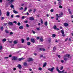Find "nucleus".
Masks as SVG:
<instances>
[{
	"instance_id": "nucleus-56",
	"label": "nucleus",
	"mask_w": 73,
	"mask_h": 73,
	"mask_svg": "<svg viewBox=\"0 0 73 73\" xmlns=\"http://www.w3.org/2000/svg\"><path fill=\"white\" fill-rule=\"evenodd\" d=\"M32 31L34 34H35V33H36V32L35 31Z\"/></svg>"
},
{
	"instance_id": "nucleus-5",
	"label": "nucleus",
	"mask_w": 73,
	"mask_h": 73,
	"mask_svg": "<svg viewBox=\"0 0 73 73\" xmlns=\"http://www.w3.org/2000/svg\"><path fill=\"white\" fill-rule=\"evenodd\" d=\"M33 61V59L32 58H29L28 60V61L29 62V61Z\"/></svg>"
},
{
	"instance_id": "nucleus-46",
	"label": "nucleus",
	"mask_w": 73,
	"mask_h": 73,
	"mask_svg": "<svg viewBox=\"0 0 73 73\" xmlns=\"http://www.w3.org/2000/svg\"><path fill=\"white\" fill-rule=\"evenodd\" d=\"M18 25H19V26H20V22H19L18 23H17Z\"/></svg>"
},
{
	"instance_id": "nucleus-44",
	"label": "nucleus",
	"mask_w": 73,
	"mask_h": 73,
	"mask_svg": "<svg viewBox=\"0 0 73 73\" xmlns=\"http://www.w3.org/2000/svg\"><path fill=\"white\" fill-rule=\"evenodd\" d=\"M59 7L60 8H62V6L61 5H60L59 6Z\"/></svg>"
},
{
	"instance_id": "nucleus-2",
	"label": "nucleus",
	"mask_w": 73,
	"mask_h": 73,
	"mask_svg": "<svg viewBox=\"0 0 73 73\" xmlns=\"http://www.w3.org/2000/svg\"><path fill=\"white\" fill-rule=\"evenodd\" d=\"M56 70L58 71L59 73H67V72H65L64 73V72L65 71V70H63L62 71H60L58 69V67H56Z\"/></svg>"
},
{
	"instance_id": "nucleus-18",
	"label": "nucleus",
	"mask_w": 73,
	"mask_h": 73,
	"mask_svg": "<svg viewBox=\"0 0 73 73\" xmlns=\"http://www.w3.org/2000/svg\"><path fill=\"white\" fill-rule=\"evenodd\" d=\"M31 41L32 42H35V40H34V39H31Z\"/></svg>"
},
{
	"instance_id": "nucleus-25",
	"label": "nucleus",
	"mask_w": 73,
	"mask_h": 73,
	"mask_svg": "<svg viewBox=\"0 0 73 73\" xmlns=\"http://www.w3.org/2000/svg\"><path fill=\"white\" fill-rule=\"evenodd\" d=\"M68 11L69 12V14H72V12L70 11L69 9H68Z\"/></svg>"
},
{
	"instance_id": "nucleus-13",
	"label": "nucleus",
	"mask_w": 73,
	"mask_h": 73,
	"mask_svg": "<svg viewBox=\"0 0 73 73\" xmlns=\"http://www.w3.org/2000/svg\"><path fill=\"white\" fill-rule=\"evenodd\" d=\"M17 67L18 68H19V69H21V65L20 64H19L18 65Z\"/></svg>"
},
{
	"instance_id": "nucleus-26",
	"label": "nucleus",
	"mask_w": 73,
	"mask_h": 73,
	"mask_svg": "<svg viewBox=\"0 0 73 73\" xmlns=\"http://www.w3.org/2000/svg\"><path fill=\"white\" fill-rule=\"evenodd\" d=\"M38 69L39 70H40V71H41V70H42V68L41 67H39L38 68Z\"/></svg>"
},
{
	"instance_id": "nucleus-35",
	"label": "nucleus",
	"mask_w": 73,
	"mask_h": 73,
	"mask_svg": "<svg viewBox=\"0 0 73 73\" xmlns=\"http://www.w3.org/2000/svg\"><path fill=\"white\" fill-rule=\"evenodd\" d=\"M32 11V9H29V13L31 12Z\"/></svg>"
},
{
	"instance_id": "nucleus-40",
	"label": "nucleus",
	"mask_w": 73,
	"mask_h": 73,
	"mask_svg": "<svg viewBox=\"0 0 73 73\" xmlns=\"http://www.w3.org/2000/svg\"><path fill=\"white\" fill-rule=\"evenodd\" d=\"M13 42L14 44H17V41H16V40H15Z\"/></svg>"
},
{
	"instance_id": "nucleus-12",
	"label": "nucleus",
	"mask_w": 73,
	"mask_h": 73,
	"mask_svg": "<svg viewBox=\"0 0 73 73\" xmlns=\"http://www.w3.org/2000/svg\"><path fill=\"white\" fill-rule=\"evenodd\" d=\"M40 50H41L42 51H45V49L44 48H40L39 49Z\"/></svg>"
},
{
	"instance_id": "nucleus-36",
	"label": "nucleus",
	"mask_w": 73,
	"mask_h": 73,
	"mask_svg": "<svg viewBox=\"0 0 73 73\" xmlns=\"http://www.w3.org/2000/svg\"><path fill=\"white\" fill-rule=\"evenodd\" d=\"M5 32H6V33H9V31H8L7 30H5Z\"/></svg>"
},
{
	"instance_id": "nucleus-4",
	"label": "nucleus",
	"mask_w": 73,
	"mask_h": 73,
	"mask_svg": "<svg viewBox=\"0 0 73 73\" xmlns=\"http://www.w3.org/2000/svg\"><path fill=\"white\" fill-rule=\"evenodd\" d=\"M7 1H10V2L9 3V4L10 5V4H12L13 2H14L15 0H6Z\"/></svg>"
},
{
	"instance_id": "nucleus-48",
	"label": "nucleus",
	"mask_w": 73,
	"mask_h": 73,
	"mask_svg": "<svg viewBox=\"0 0 73 73\" xmlns=\"http://www.w3.org/2000/svg\"><path fill=\"white\" fill-rule=\"evenodd\" d=\"M10 34L11 35H13V33L12 32H11L10 33Z\"/></svg>"
},
{
	"instance_id": "nucleus-9",
	"label": "nucleus",
	"mask_w": 73,
	"mask_h": 73,
	"mask_svg": "<svg viewBox=\"0 0 73 73\" xmlns=\"http://www.w3.org/2000/svg\"><path fill=\"white\" fill-rule=\"evenodd\" d=\"M10 13V12H9V11L7 12V13H6V16H7L8 17V16H9Z\"/></svg>"
},
{
	"instance_id": "nucleus-19",
	"label": "nucleus",
	"mask_w": 73,
	"mask_h": 73,
	"mask_svg": "<svg viewBox=\"0 0 73 73\" xmlns=\"http://www.w3.org/2000/svg\"><path fill=\"white\" fill-rule=\"evenodd\" d=\"M64 68L63 66H62L60 68V70H62L63 69V68Z\"/></svg>"
},
{
	"instance_id": "nucleus-10",
	"label": "nucleus",
	"mask_w": 73,
	"mask_h": 73,
	"mask_svg": "<svg viewBox=\"0 0 73 73\" xmlns=\"http://www.w3.org/2000/svg\"><path fill=\"white\" fill-rule=\"evenodd\" d=\"M29 20H34V18L33 17H31L29 18Z\"/></svg>"
},
{
	"instance_id": "nucleus-24",
	"label": "nucleus",
	"mask_w": 73,
	"mask_h": 73,
	"mask_svg": "<svg viewBox=\"0 0 73 73\" xmlns=\"http://www.w3.org/2000/svg\"><path fill=\"white\" fill-rule=\"evenodd\" d=\"M6 40H7L6 38H4L2 40V41L3 42H5V41H6Z\"/></svg>"
},
{
	"instance_id": "nucleus-55",
	"label": "nucleus",
	"mask_w": 73,
	"mask_h": 73,
	"mask_svg": "<svg viewBox=\"0 0 73 73\" xmlns=\"http://www.w3.org/2000/svg\"><path fill=\"white\" fill-rule=\"evenodd\" d=\"M36 29L37 30H38V31H39V30H40V28H36Z\"/></svg>"
},
{
	"instance_id": "nucleus-60",
	"label": "nucleus",
	"mask_w": 73,
	"mask_h": 73,
	"mask_svg": "<svg viewBox=\"0 0 73 73\" xmlns=\"http://www.w3.org/2000/svg\"><path fill=\"white\" fill-rule=\"evenodd\" d=\"M41 24H43V21H42V20H41Z\"/></svg>"
},
{
	"instance_id": "nucleus-23",
	"label": "nucleus",
	"mask_w": 73,
	"mask_h": 73,
	"mask_svg": "<svg viewBox=\"0 0 73 73\" xmlns=\"http://www.w3.org/2000/svg\"><path fill=\"white\" fill-rule=\"evenodd\" d=\"M61 32L62 34H64V31L63 30H61Z\"/></svg>"
},
{
	"instance_id": "nucleus-43",
	"label": "nucleus",
	"mask_w": 73,
	"mask_h": 73,
	"mask_svg": "<svg viewBox=\"0 0 73 73\" xmlns=\"http://www.w3.org/2000/svg\"><path fill=\"white\" fill-rule=\"evenodd\" d=\"M20 17V16L19 15L16 16V17Z\"/></svg>"
},
{
	"instance_id": "nucleus-6",
	"label": "nucleus",
	"mask_w": 73,
	"mask_h": 73,
	"mask_svg": "<svg viewBox=\"0 0 73 73\" xmlns=\"http://www.w3.org/2000/svg\"><path fill=\"white\" fill-rule=\"evenodd\" d=\"M58 1H59L58 3L59 5H61L62 4V1L61 0H57Z\"/></svg>"
},
{
	"instance_id": "nucleus-47",
	"label": "nucleus",
	"mask_w": 73,
	"mask_h": 73,
	"mask_svg": "<svg viewBox=\"0 0 73 73\" xmlns=\"http://www.w3.org/2000/svg\"><path fill=\"white\" fill-rule=\"evenodd\" d=\"M25 18V17L23 16L22 17L21 19H24Z\"/></svg>"
},
{
	"instance_id": "nucleus-42",
	"label": "nucleus",
	"mask_w": 73,
	"mask_h": 73,
	"mask_svg": "<svg viewBox=\"0 0 73 73\" xmlns=\"http://www.w3.org/2000/svg\"><path fill=\"white\" fill-rule=\"evenodd\" d=\"M23 9V7H21L20 8H19V9H20V10H22Z\"/></svg>"
},
{
	"instance_id": "nucleus-14",
	"label": "nucleus",
	"mask_w": 73,
	"mask_h": 73,
	"mask_svg": "<svg viewBox=\"0 0 73 73\" xmlns=\"http://www.w3.org/2000/svg\"><path fill=\"white\" fill-rule=\"evenodd\" d=\"M44 25L45 26H47V25H48V22L47 21H46L45 23H44Z\"/></svg>"
},
{
	"instance_id": "nucleus-17",
	"label": "nucleus",
	"mask_w": 73,
	"mask_h": 73,
	"mask_svg": "<svg viewBox=\"0 0 73 73\" xmlns=\"http://www.w3.org/2000/svg\"><path fill=\"white\" fill-rule=\"evenodd\" d=\"M13 12L14 13H18V12H17V11H15V9H14Z\"/></svg>"
},
{
	"instance_id": "nucleus-54",
	"label": "nucleus",
	"mask_w": 73,
	"mask_h": 73,
	"mask_svg": "<svg viewBox=\"0 0 73 73\" xmlns=\"http://www.w3.org/2000/svg\"><path fill=\"white\" fill-rule=\"evenodd\" d=\"M13 70L14 71L16 70V68H13Z\"/></svg>"
},
{
	"instance_id": "nucleus-3",
	"label": "nucleus",
	"mask_w": 73,
	"mask_h": 73,
	"mask_svg": "<svg viewBox=\"0 0 73 73\" xmlns=\"http://www.w3.org/2000/svg\"><path fill=\"white\" fill-rule=\"evenodd\" d=\"M54 67H52L51 68H48V70H49L50 72H53V70H54Z\"/></svg>"
},
{
	"instance_id": "nucleus-11",
	"label": "nucleus",
	"mask_w": 73,
	"mask_h": 73,
	"mask_svg": "<svg viewBox=\"0 0 73 73\" xmlns=\"http://www.w3.org/2000/svg\"><path fill=\"white\" fill-rule=\"evenodd\" d=\"M46 66V63L45 62L43 64V68H45V67Z\"/></svg>"
},
{
	"instance_id": "nucleus-33",
	"label": "nucleus",
	"mask_w": 73,
	"mask_h": 73,
	"mask_svg": "<svg viewBox=\"0 0 73 73\" xmlns=\"http://www.w3.org/2000/svg\"><path fill=\"white\" fill-rule=\"evenodd\" d=\"M31 44V42H27L28 45H30Z\"/></svg>"
},
{
	"instance_id": "nucleus-20",
	"label": "nucleus",
	"mask_w": 73,
	"mask_h": 73,
	"mask_svg": "<svg viewBox=\"0 0 73 73\" xmlns=\"http://www.w3.org/2000/svg\"><path fill=\"white\" fill-rule=\"evenodd\" d=\"M8 24L10 25H13V23L12 22H9L8 23Z\"/></svg>"
},
{
	"instance_id": "nucleus-61",
	"label": "nucleus",
	"mask_w": 73,
	"mask_h": 73,
	"mask_svg": "<svg viewBox=\"0 0 73 73\" xmlns=\"http://www.w3.org/2000/svg\"><path fill=\"white\" fill-rule=\"evenodd\" d=\"M68 38H66V39H65V41H67V40H68Z\"/></svg>"
},
{
	"instance_id": "nucleus-8",
	"label": "nucleus",
	"mask_w": 73,
	"mask_h": 73,
	"mask_svg": "<svg viewBox=\"0 0 73 73\" xmlns=\"http://www.w3.org/2000/svg\"><path fill=\"white\" fill-rule=\"evenodd\" d=\"M62 15H63V13L62 12H61L60 13V14H59V17H62Z\"/></svg>"
},
{
	"instance_id": "nucleus-31",
	"label": "nucleus",
	"mask_w": 73,
	"mask_h": 73,
	"mask_svg": "<svg viewBox=\"0 0 73 73\" xmlns=\"http://www.w3.org/2000/svg\"><path fill=\"white\" fill-rule=\"evenodd\" d=\"M40 40L42 42V41H43V38H40Z\"/></svg>"
},
{
	"instance_id": "nucleus-62",
	"label": "nucleus",
	"mask_w": 73,
	"mask_h": 73,
	"mask_svg": "<svg viewBox=\"0 0 73 73\" xmlns=\"http://www.w3.org/2000/svg\"><path fill=\"white\" fill-rule=\"evenodd\" d=\"M11 17L12 18H13V15H11Z\"/></svg>"
},
{
	"instance_id": "nucleus-16",
	"label": "nucleus",
	"mask_w": 73,
	"mask_h": 73,
	"mask_svg": "<svg viewBox=\"0 0 73 73\" xmlns=\"http://www.w3.org/2000/svg\"><path fill=\"white\" fill-rule=\"evenodd\" d=\"M64 25L65 27H68V24L66 23H65Z\"/></svg>"
},
{
	"instance_id": "nucleus-30",
	"label": "nucleus",
	"mask_w": 73,
	"mask_h": 73,
	"mask_svg": "<svg viewBox=\"0 0 73 73\" xmlns=\"http://www.w3.org/2000/svg\"><path fill=\"white\" fill-rule=\"evenodd\" d=\"M28 8L27 7H25V9L24 10V11L25 12V11H26L27 10Z\"/></svg>"
},
{
	"instance_id": "nucleus-51",
	"label": "nucleus",
	"mask_w": 73,
	"mask_h": 73,
	"mask_svg": "<svg viewBox=\"0 0 73 73\" xmlns=\"http://www.w3.org/2000/svg\"><path fill=\"white\" fill-rule=\"evenodd\" d=\"M26 26L27 28H28V27H29V25H28V24H26Z\"/></svg>"
},
{
	"instance_id": "nucleus-15",
	"label": "nucleus",
	"mask_w": 73,
	"mask_h": 73,
	"mask_svg": "<svg viewBox=\"0 0 73 73\" xmlns=\"http://www.w3.org/2000/svg\"><path fill=\"white\" fill-rule=\"evenodd\" d=\"M23 28L24 27H23V26H21L19 27V29H23Z\"/></svg>"
},
{
	"instance_id": "nucleus-22",
	"label": "nucleus",
	"mask_w": 73,
	"mask_h": 73,
	"mask_svg": "<svg viewBox=\"0 0 73 73\" xmlns=\"http://www.w3.org/2000/svg\"><path fill=\"white\" fill-rule=\"evenodd\" d=\"M10 6L11 8H12L13 9H14V6L12 4Z\"/></svg>"
},
{
	"instance_id": "nucleus-57",
	"label": "nucleus",
	"mask_w": 73,
	"mask_h": 73,
	"mask_svg": "<svg viewBox=\"0 0 73 73\" xmlns=\"http://www.w3.org/2000/svg\"><path fill=\"white\" fill-rule=\"evenodd\" d=\"M27 41H28V40H29V37H28L27 38Z\"/></svg>"
},
{
	"instance_id": "nucleus-29",
	"label": "nucleus",
	"mask_w": 73,
	"mask_h": 73,
	"mask_svg": "<svg viewBox=\"0 0 73 73\" xmlns=\"http://www.w3.org/2000/svg\"><path fill=\"white\" fill-rule=\"evenodd\" d=\"M3 49V46H0V50Z\"/></svg>"
},
{
	"instance_id": "nucleus-45",
	"label": "nucleus",
	"mask_w": 73,
	"mask_h": 73,
	"mask_svg": "<svg viewBox=\"0 0 73 73\" xmlns=\"http://www.w3.org/2000/svg\"><path fill=\"white\" fill-rule=\"evenodd\" d=\"M53 11H54V10L53 9H51V10H50V11L51 12H53Z\"/></svg>"
},
{
	"instance_id": "nucleus-7",
	"label": "nucleus",
	"mask_w": 73,
	"mask_h": 73,
	"mask_svg": "<svg viewBox=\"0 0 73 73\" xmlns=\"http://www.w3.org/2000/svg\"><path fill=\"white\" fill-rule=\"evenodd\" d=\"M12 60H17V57L15 56L12 57Z\"/></svg>"
},
{
	"instance_id": "nucleus-27",
	"label": "nucleus",
	"mask_w": 73,
	"mask_h": 73,
	"mask_svg": "<svg viewBox=\"0 0 73 73\" xmlns=\"http://www.w3.org/2000/svg\"><path fill=\"white\" fill-rule=\"evenodd\" d=\"M56 28H57V27L56 26V25H54V29H56Z\"/></svg>"
},
{
	"instance_id": "nucleus-59",
	"label": "nucleus",
	"mask_w": 73,
	"mask_h": 73,
	"mask_svg": "<svg viewBox=\"0 0 73 73\" xmlns=\"http://www.w3.org/2000/svg\"><path fill=\"white\" fill-rule=\"evenodd\" d=\"M27 22H28V21H26L24 22L25 23H26Z\"/></svg>"
},
{
	"instance_id": "nucleus-63",
	"label": "nucleus",
	"mask_w": 73,
	"mask_h": 73,
	"mask_svg": "<svg viewBox=\"0 0 73 73\" xmlns=\"http://www.w3.org/2000/svg\"><path fill=\"white\" fill-rule=\"evenodd\" d=\"M61 62L62 63H64V60H62Z\"/></svg>"
},
{
	"instance_id": "nucleus-58",
	"label": "nucleus",
	"mask_w": 73,
	"mask_h": 73,
	"mask_svg": "<svg viewBox=\"0 0 73 73\" xmlns=\"http://www.w3.org/2000/svg\"><path fill=\"white\" fill-rule=\"evenodd\" d=\"M4 58L5 59H8V57H5Z\"/></svg>"
},
{
	"instance_id": "nucleus-28",
	"label": "nucleus",
	"mask_w": 73,
	"mask_h": 73,
	"mask_svg": "<svg viewBox=\"0 0 73 73\" xmlns=\"http://www.w3.org/2000/svg\"><path fill=\"white\" fill-rule=\"evenodd\" d=\"M0 29L1 31H3V29H4V28H3V27H1Z\"/></svg>"
},
{
	"instance_id": "nucleus-39",
	"label": "nucleus",
	"mask_w": 73,
	"mask_h": 73,
	"mask_svg": "<svg viewBox=\"0 0 73 73\" xmlns=\"http://www.w3.org/2000/svg\"><path fill=\"white\" fill-rule=\"evenodd\" d=\"M56 47L54 46V48H53V50H56Z\"/></svg>"
},
{
	"instance_id": "nucleus-21",
	"label": "nucleus",
	"mask_w": 73,
	"mask_h": 73,
	"mask_svg": "<svg viewBox=\"0 0 73 73\" xmlns=\"http://www.w3.org/2000/svg\"><path fill=\"white\" fill-rule=\"evenodd\" d=\"M22 60H24V58H21L19 59V61H21Z\"/></svg>"
},
{
	"instance_id": "nucleus-1",
	"label": "nucleus",
	"mask_w": 73,
	"mask_h": 73,
	"mask_svg": "<svg viewBox=\"0 0 73 73\" xmlns=\"http://www.w3.org/2000/svg\"><path fill=\"white\" fill-rule=\"evenodd\" d=\"M70 56V54H67L65 55L64 56V60L65 61H67L69 60V58Z\"/></svg>"
},
{
	"instance_id": "nucleus-53",
	"label": "nucleus",
	"mask_w": 73,
	"mask_h": 73,
	"mask_svg": "<svg viewBox=\"0 0 73 73\" xmlns=\"http://www.w3.org/2000/svg\"><path fill=\"white\" fill-rule=\"evenodd\" d=\"M1 15V10L0 9V16Z\"/></svg>"
},
{
	"instance_id": "nucleus-49",
	"label": "nucleus",
	"mask_w": 73,
	"mask_h": 73,
	"mask_svg": "<svg viewBox=\"0 0 73 73\" xmlns=\"http://www.w3.org/2000/svg\"><path fill=\"white\" fill-rule=\"evenodd\" d=\"M36 9H34V11H33L34 13H35V12H36Z\"/></svg>"
},
{
	"instance_id": "nucleus-38",
	"label": "nucleus",
	"mask_w": 73,
	"mask_h": 73,
	"mask_svg": "<svg viewBox=\"0 0 73 73\" xmlns=\"http://www.w3.org/2000/svg\"><path fill=\"white\" fill-rule=\"evenodd\" d=\"M62 36H63V37H65V36H66V35L65 34H64V33L63 34H62Z\"/></svg>"
},
{
	"instance_id": "nucleus-50",
	"label": "nucleus",
	"mask_w": 73,
	"mask_h": 73,
	"mask_svg": "<svg viewBox=\"0 0 73 73\" xmlns=\"http://www.w3.org/2000/svg\"><path fill=\"white\" fill-rule=\"evenodd\" d=\"M39 38H40V37H38V36L36 37V39L37 40H38V39H39Z\"/></svg>"
},
{
	"instance_id": "nucleus-41",
	"label": "nucleus",
	"mask_w": 73,
	"mask_h": 73,
	"mask_svg": "<svg viewBox=\"0 0 73 73\" xmlns=\"http://www.w3.org/2000/svg\"><path fill=\"white\" fill-rule=\"evenodd\" d=\"M56 16H57V18L60 17V16H58V14H56Z\"/></svg>"
},
{
	"instance_id": "nucleus-34",
	"label": "nucleus",
	"mask_w": 73,
	"mask_h": 73,
	"mask_svg": "<svg viewBox=\"0 0 73 73\" xmlns=\"http://www.w3.org/2000/svg\"><path fill=\"white\" fill-rule=\"evenodd\" d=\"M24 65L25 66H27V63L26 62H25L24 63Z\"/></svg>"
},
{
	"instance_id": "nucleus-37",
	"label": "nucleus",
	"mask_w": 73,
	"mask_h": 73,
	"mask_svg": "<svg viewBox=\"0 0 73 73\" xmlns=\"http://www.w3.org/2000/svg\"><path fill=\"white\" fill-rule=\"evenodd\" d=\"M24 39H22V43H24Z\"/></svg>"
},
{
	"instance_id": "nucleus-52",
	"label": "nucleus",
	"mask_w": 73,
	"mask_h": 73,
	"mask_svg": "<svg viewBox=\"0 0 73 73\" xmlns=\"http://www.w3.org/2000/svg\"><path fill=\"white\" fill-rule=\"evenodd\" d=\"M13 23H15V24H17V22H16V21H15L13 22Z\"/></svg>"
},
{
	"instance_id": "nucleus-64",
	"label": "nucleus",
	"mask_w": 73,
	"mask_h": 73,
	"mask_svg": "<svg viewBox=\"0 0 73 73\" xmlns=\"http://www.w3.org/2000/svg\"><path fill=\"white\" fill-rule=\"evenodd\" d=\"M9 42H10V43H12V41H9Z\"/></svg>"
},
{
	"instance_id": "nucleus-32",
	"label": "nucleus",
	"mask_w": 73,
	"mask_h": 73,
	"mask_svg": "<svg viewBox=\"0 0 73 73\" xmlns=\"http://www.w3.org/2000/svg\"><path fill=\"white\" fill-rule=\"evenodd\" d=\"M55 36H56V35H55V34H52V37H55Z\"/></svg>"
}]
</instances>
